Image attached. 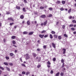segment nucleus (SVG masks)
I'll use <instances>...</instances> for the list:
<instances>
[{"mask_svg": "<svg viewBox=\"0 0 76 76\" xmlns=\"http://www.w3.org/2000/svg\"><path fill=\"white\" fill-rule=\"evenodd\" d=\"M30 58V57L29 56V54H28L27 53L26 54V60H28V59H29Z\"/></svg>", "mask_w": 76, "mask_h": 76, "instance_id": "obj_1", "label": "nucleus"}, {"mask_svg": "<svg viewBox=\"0 0 76 76\" xmlns=\"http://www.w3.org/2000/svg\"><path fill=\"white\" fill-rule=\"evenodd\" d=\"M40 17L42 18H46V15H41Z\"/></svg>", "mask_w": 76, "mask_h": 76, "instance_id": "obj_2", "label": "nucleus"}, {"mask_svg": "<svg viewBox=\"0 0 76 76\" xmlns=\"http://www.w3.org/2000/svg\"><path fill=\"white\" fill-rule=\"evenodd\" d=\"M8 20H12V21H14V20H13V19L11 17L8 18Z\"/></svg>", "mask_w": 76, "mask_h": 76, "instance_id": "obj_3", "label": "nucleus"}, {"mask_svg": "<svg viewBox=\"0 0 76 76\" xmlns=\"http://www.w3.org/2000/svg\"><path fill=\"white\" fill-rule=\"evenodd\" d=\"M39 37L40 38H42L44 37V35L39 34Z\"/></svg>", "mask_w": 76, "mask_h": 76, "instance_id": "obj_4", "label": "nucleus"}, {"mask_svg": "<svg viewBox=\"0 0 76 76\" xmlns=\"http://www.w3.org/2000/svg\"><path fill=\"white\" fill-rule=\"evenodd\" d=\"M32 54L34 57H35L37 56L35 53H32Z\"/></svg>", "mask_w": 76, "mask_h": 76, "instance_id": "obj_5", "label": "nucleus"}, {"mask_svg": "<svg viewBox=\"0 0 76 76\" xmlns=\"http://www.w3.org/2000/svg\"><path fill=\"white\" fill-rule=\"evenodd\" d=\"M52 45L53 47V48H56V45H55V44H54V43H52Z\"/></svg>", "mask_w": 76, "mask_h": 76, "instance_id": "obj_6", "label": "nucleus"}, {"mask_svg": "<svg viewBox=\"0 0 76 76\" xmlns=\"http://www.w3.org/2000/svg\"><path fill=\"white\" fill-rule=\"evenodd\" d=\"M62 50L63 51H64L63 54H65V53H66V50L65 49H64H64H63Z\"/></svg>", "mask_w": 76, "mask_h": 76, "instance_id": "obj_7", "label": "nucleus"}, {"mask_svg": "<svg viewBox=\"0 0 76 76\" xmlns=\"http://www.w3.org/2000/svg\"><path fill=\"white\" fill-rule=\"evenodd\" d=\"M33 34H34V32H31L28 34V35H32Z\"/></svg>", "mask_w": 76, "mask_h": 76, "instance_id": "obj_8", "label": "nucleus"}, {"mask_svg": "<svg viewBox=\"0 0 76 76\" xmlns=\"http://www.w3.org/2000/svg\"><path fill=\"white\" fill-rule=\"evenodd\" d=\"M50 38H51V39H52L53 38V35H52V34H50Z\"/></svg>", "mask_w": 76, "mask_h": 76, "instance_id": "obj_9", "label": "nucleus"}, {"mask_svg": "<svg viewBox=\"0 0 76 76\" xmlns=\"http://www.w3.org/2000/svg\"><path fill=\"white\" fill-rule=\"evenodd\" d=\"M20 18L22 19H23L24 18V16L23 15H20Z\"/></svg>", "mask_w": 76, "mask_h": 76, "instance_id": "obj_10", "label": "nucleus"}, {"mask_svg": "<svg viewBox=\"0 0 76 76\" xmlns=\"http://www.w3.org/2000/svg\"><path fill=\"white\" fill-rule=\"evenodd\" d=\"M58 39L59 40H60V39H61V36H58Z\"/></svg>", "mask_w": 76, "mask_h": 76, "instance_id": "obj_11", "label": "nucleus"}, {"mask_svg": "<svg viewBox=\"0 0 76 76\" xmlns=\"http://www.w3.org/2000/svg\"><path fill=\"white\" fill-rule=\"evenodd\" d=\"M6 69L8 70V71H10V69L8 68V67H6Z\"/></svg>", "mask_w": 76, "mask_h": 76, "instance_id": "obj_12", "label": "nucleus"}, {"mask_svg": "<svg viewBox=\"0 0 76 76\" xmlns=\"http://www.w3.org/2000/svg\"><path fill=\"white\" fill-rule=\"evenodd\" d=\"M28 32L27 31H24L23 32V34H28Z\"/></svg>", "mask_w": 76, "mask_h": 76, "instance_id": "obj_13", "label": "nucleus"}, {"mask_svg": "<svg viewBox=\"0 0 76 76\" xmlns=\"http://www.w3.org/2000/svg\"><path fill=\"white\" fill-rule=\"evenodd\" d=\"M4 64H5V65H6V66H8V63L7 62L4 63Z\"/></svg>", "mask_w": 76, "mask_h": 76, "instance_id": "obj_14", "label": "nucleus"}, {"mask_svg": "<svg viewBox=\"0 0 76 76\" xmlns=\"http://www.w3.org/2000/svg\"><path fill=\"white\" fill-rule=\"evenodd\" d=\"M27 25H30V22H29V21H27Z\"/></svg>", "mask_w": 76, "mask_h": 76, "instance_id": "obj_15", "label": "nucleus"}, {"mask_svg": "<svg viewBox=\"0 0 76 76\" xmlns=\"http://www.w3.org/2000/svg\"><path fill=\"white\" fill-rule=\"evenodd\" d=\"M64 37H66V38H67V37H68V36H67V35L66 34H64Z\"/></svg>", "mask_w": 76, "mask_h": 76, "instance_id": "obj_16", "label": "nucleus"}, {"mask_svg": "<svg viewBox=\"0 0 76 76\" xmlns=\"http://www.w3.org/2000/svg\"><path fill=\"white\" fill-rule=\"evenodd\" d=\"M22 73L23 75H25L26 74V72H25V71H23L22 72Z\"/></svg>", "mask_w": 76, "mask_h": 76, "instance_id": "obj_17", "label": "nucleus"}, {"mask_svg": "<svg viewBox=\"0 0 76 76\" xmlns=\"http://www.w3.org/2000/svg\"><path fill=\"white\" fill-rule=\"evenodd\" d=\"M41 61V57H39L38 59V61L39 62Z\"/></svg>", "mask_w": 76, "mask_h": 76, "instance_id": "obj_18", "label": "nucleus"}, {"mask_svg": "<svg viewBox=\"0 0 76 76\" xmlns=\"http://www.w3.org/2000/svg\"><path fill=\"white\" fill-rule=\"evenodd\" d=\"M16 38V37L15 36H13L12 37V39H15Z\"/></svg>", "mask_w": 76, "mask_h": 76, "instance_id": "obj_19", "label": "nucleus"}, {"mask_svg": "<svg viewBox=\"0 0 76 76\" xmlns=\"http://www.w3.org/2000/svg\"><path fill=\"white\" fill-rule=\"evenodd\" d=\"M60 74V72H58L56 74V76H58Z\"/></svg>", "mask_w": 76, "mask_h": 76, "instance_id": "obj_20", "label": "nucleus"}, {"mask_svg": "<svg viewBox=\"0 0 76 76\" xmlns=\"http://www.w3.org/2000/svg\"><path fill=\"white\" fill-rule=\"evenodd\" d=\"M21 66L25 67H26V65L23 64H21Z\"/></svg>", "mask_w": 76, "mask_h": 76, "instance_id": "obj_21", "label": "nucleus"}, {"mask_svg": "<svg viewBox=\"0 0 76 76\" xmlns=\"http://www.w3.org/2000/svg\"><path fill=\"white\" fill-rule=\"evenodd\" d=\"M52 34H56V32L54 31H52Z\"/></svg>", "mask_w": 76, "mask_h": 76, "instance_id": "obj_22", "label": "nucleus"}, {"mask_svg": "<svg viewBox=\"0 0 76 76\" xmlns=\"http://www.w3.org/2000/svg\"><path fill=\"white\" fill-rule=\"evenodd\" d=\"M71 29H72V31H75V28H71Z\"/></svg>", "mask_w": 76, "mask_h": 76, "instance_id": "obj_23", "label": "nucleus"}, {"mask_svg": "<svg viewBox=\"0 0 76 76\" xmlns=\"http://www.w3.org/2000/svg\"><path fill=\"white\" fill-rule=\"evenodd\" d=\"M10 56H13V54L12 53H10Z\"/></svg>", "mask_w": 76, "mask_h": 76, "instance_id": "obj_24", "label": "nucleus"}, {"mask_svg": "<svg viewBox=\"0 0 76 76\" xmlns=\"http://www.w3.org/2000/svg\"><path fill=\"white\" fill-rule=\"evenodd\" d=\"M0 69H1L2 70H4V69L3 67L1 66H0Z\"/></svg>", "mask_w": 76, "mask_h": 76, "instance_id": "obj_25", "label": "nucleus"}, {"mask_svg": "<svg viewBox=\"0 0 76 76\" xmlns=\"http://www.w3.org/2000/svg\"><path fill=\"white\" fill-rule=\"evenodd\" d=\"M16 9H18V10L20 9V7H19L16 6Z\"/></svg>", "mask_w": 76, "mask_h": 76, "instance_id": "obj_26", "label": "nucleus"}, {"mask_svg": "<svg viewBox=\"0 0 76 76\" xmlns=\"http://www.w3.org/2000/svg\"><path fill=\"white\" fill-rule=\"evenodd\" d=\"M53 16V15L51 14H50L48 16V17L49 18H51V17H52Z\"/></svg>", "mask_w": 76, "mask_h": 76, "instance_id": "obj_27", "label": "nucleus"}, {"mask_svg": "<svg viewBox=\"0 0 76 76\" xmlns=\"http://www.w3.org/2000/svg\"><path fill=\"white\" fill-rule=\"evenodd\" d=\"M46 32V31L45 30H43V31H42L41 32V33H45V32Z\"/></svg>", "mask_w": 76, "mask_h": 76, "instance_id": "obj_28", "label": "nucleus"}, {"mask_svg": "<svg viewBox=\"0 0 76 76\" xmlns=\"http://www.w3.org/2000/svg\"><path fill=\"white\" fill-rule=\"evenodd\" d=\"M47 21H46L44 23V25H46L47 24Z\"/></svg>", "mask_w": 76, "mask_h": 76, "instance_id": "obj_29", "label": "nucleus"}, {"mask_svg": "<svg viewBox=\"0 0 76 76\" xmlns=\"http://www.w3.org/2000/svg\"><path fill=\"white\" fill-rule=\"evenodd\" d=\"M12 43L13 44H16V42H15V41L13 40L12 41Z\"/></svg>", "mask_w": 76, "mask_h": 76, "instance_id": "obj_30", "label": "nucleus"}, {"mask_svg": "<svg viewBox=\"0 0 76 76\" xmlns=\"http://www.w3.org/2000/svg\"><path fill=\"white\" fill-rule=\"evenodd\" d=\"M73 24H70L69 25V27H73Z\"/></svg>", "mask_w": 76, "mask_h": 76, "instance_id": "obj_31", "label": "nucleus"}, {"mask_svg": "<svg viewBox=\"0 0 76 76\" xmlns=\"http://www.w3.org/2000/svg\"><path fill=\"white\" fill-rule=\"evenodd\" d=\"M72 22H73V23H76V21L74 20H72Z\"/></svg>", "mask_w": 76, "mask_h": 76, "instance_id": "obj_32", "label": "nucleus"}, {"mask_svg": "<svg viewBox=\"0 0 76 76\" xmlns=\"http://www.w3.org/2000/svg\"><path fill=\"white\" fill-rule=\"evenodd\" d=\"M53 37H55V38H57V36L56 35H54L53 36Z\"/></svg>", "mask_w": 76, "mask_h": 76, "instance_id": "obj_33", "label": "nucleus"}, {"mask_svg": "<svg viewBox=\"0 0 76 76\" xmlns=\"http://www.w3.org/2000/svg\"><path fill=\"white\" fill-rule=\"evenodd\" d=\"M6 58L7 59V60H9V57H7V56H6Z\"/></svg>", "mask_w": 76, "mask_h": 76, "instance_id": "obj_34", "label": "nucleus"}, {"mask_svg": "<svg viewBox=\"0 0 76 76\" xmlns=\"http://www.w3.org/2000/svg\"><path fill=\"white\" fill-rule=\"evenodd\" d=\"M29 74H30V72H27L26 73V75H28Z\"/></svg>", "mask_w": 76, "mask_h": 76, "instance_id": "obj_35", "label": "nucleus"}, {"mask_svg": "<svg viewBox=\"0 0 76 76\" xmlns=\"http://www.w3.org/2000/svg\"><path fill=\"white\" fill-rule=\"evenodd\" d=\"M9 64V65H10V66H13V63H10Z\"/></svg>", "mask_w": 76, "mask_h": 76, "instance_id": "obj_36", "label": "nucleus"}, {"mask_svg": "<svg viewBox=\"0 0 76 76\" xmlns=\"http://www.w3.org/2000/svg\"><path fill=\"white\" fill-rule=\"evenodd\" d=\"M64 67V63H63L62 66V67Z\"/></svg>", "mask_w": 76, "mask_h": 76, "instance_id": "obj_37", "label": "nucleus"}, {"mask_svg": "<svg viewBox=\"0 0 76 76\" xmlns=\"http://www.w3.org/2000/svg\"><path fill=\"white\" fill-rule=\"evenodd\" d=\"M65 1H62V4H65Z\"/></svg>", "mask_w": 76, "mask_h": 76, "instance_id": "obj_38", "label": "nucleus"}, {"mask_svg": "<svg viewBox=\"0 0 76 76\" xmlns=\"http://www.w3.org/2000/svg\"><path fill=\"white\" fill-rule=\"evenodd\" d=\"M40 8V9H44V7H41Z\"/></svg>", "mask_w": 76, "mask_h": 76, "instance_id": "obj_39", "label": "nucleus"}, {"mask_svg": "<svg viewBox=\"0 0 76 76\" xmlns=\"http://www.w3.org/2000/svg\"><path fill=\"white\" fill-rule=\"evenodd\" d=\"M48 64L49 65H50V64H51V63H50V61H48Z\"/></svg>", "mask_w": 76, "mask_h": 76, "instance_id": "obj_40", "label": "nucleus"}, {"mask_svg": "<svg viewBox=\"0 0 76 76\" xmlns=\"http://www.w3.org/2000/svg\"><path fill=\"white\" fill-rule=\"evenodd\" d=\"M13 24H14V23H10V25L12 26V25H13Z\"/></svg>", "mask_w": 76, "mask_h": 76, "instance_id": "obj_41", "label": "nucleus"}, {"mask_svg": "<svg viewBox=\"0 0 76 76\" xmlns=\"http://www.w3.org/2000/svg\"><path fill=\"white\" fill-rule=\"evenodd\" d=\"M61 76H63V75H64V73L63 72H61Z\"/></svg>", "mask_w": 76, "mask_h": 76, "instance_id": "obj_42", "label": "nucleus"}, {"mask_svg": "<svg viewBox=\"0 0 76 76\" xmlns=\"http://www.w3.org/2000/svg\"><path fill=\"white\" fill-rule=\"evenodd\" d=\"M61 3V2H60V1H57V3L58 4H59V3Z\"/></svg>", "mask_w": 76, "mask_h": 76, "instance_id": "obj_43", "label": "nucleus"}, {"mask_svg": "<svg viewBox=\"0 0 76 76\" xmlns=\"http://www.w3.org/2000/svg\"><path fill=\"white\" fill-rule=\"evenodd\" d=\"M72 16H70L69 17V19H72Z\"/></svg>", "mask_w": 76, "mask_h": 76, "instance_id": "obj_44", "label": "nucleus"}, {"mask_svg": "<svg viewBox=\"0 0 76 76\" xmlns=\"http://www.w3.org/2000/svg\"><path fill=\"white\" fill-rule=\"evenodd\" d=\"M56 60V58H53V61H55Z\"/></svg>", "mask_w": 76, "mask_h": 76, "instance_id": "obj_45", "label": "nucleus"}, {"mask_svg": "<svg viewBox=\"0 0 76 76\" xmlns=\"http://www.w3.org/2000/svg\"><path fill=\"white\" fill-rule=\"evenodd\" d=\"M48 37V35H46L44 36V38H47V37Z\"/></svg>", "mask_w": 76, "mask_h": 76, "instance_id": "obj_46", "label": "nucleus"}, {"mask_svg": "<svg viewBox=\"0 0 76 76\" xmlns=\"http://www.w3.org/2000/svg\"><path fill=\"white\" fill-rule=\"evenodd\" d=\"M41 67V65H39L37 66V68H39Z\"/></svg>", "mask_w": 76, "mask_h": 76, "instance_id": "obj_47", "label": "nucleus"}, {"mask_svg": "<svg viewBox=\"0 0 76 76\" xmlns=\"http://www.w3.org/2000/svg\"><path fill=\"white\" fill-rule=\"evenodd\" d=\"M53 71L51 70L50 71V73H51V74H53Z\"/></svg>", "mask_w": 76, "mask_h": 76, "instance_id": "obj_48", "label": "nucleus"}, {"mask_svg": "<svg viewBox=\"0 0 76 76\" xmlns=\"http://www.w3.org/2000/svg\"><path fill=\"white\" fill-rule=\"evenodd\" d=\"M62 28H63V29H64V28H65V26L63 25L62 26Z\"/></svg>", "mask_w": 76, "mask_h": 76, "instance_id": "obj_49", "label": "nucleus"}, {"mask_svg": "<svg viewBox=\"0 0 76 76\" xmlns=\"http://www.w3.org/2000/svg\"><path fill=\"white\" fill-rule=\"evenodd\" d=\"M43 48H44V49L46 48V45H44V46H43Z\"/></svg>", "mask_w": 76, "mask_h": 76, "instance_id": "obj_50", "label": "nucleus"}, {"mask_svg": "<svg viewBox=\"0 0 76 76\" xmlns=\"http://www.w3.org/2000/svg\"><path fill=\"white\" fill-rule=\"evenodd\" d=\"M49 10H53V8H49Z\"/></svg>", "mask_w": 76, "mask_h": 76, "instance_id": "obj_51", "label": "nucleus"}, {"mask_svg": "<svg viewBox=\"0 0 76 76\" xmlns=\"http://www.w3.org/2000/svg\"><path fill=\"white\" fill-rule=\"evenodd\" d=\"M15 29H16L17 28V26H14Z\"/></svg>", "mask_w": 76, "mask_h": 76, "instance_id": "obj_52", "label": "nucleus"}, {"mask_svg": "<svg viewBox=\"0 0 76 76\" xmlns=\"http://www.w3.org/2000/svg\"><path fill=\"white\" fill-rule=\"evenodd\" d=\"M37 50L38 51H40V49H37Z\"/></svg>", "mask_w": 76, "mask_h": 76, "instance_id": "obj_53", "label": "nucleus"}, {"mask_svg": "<svg viewBox=\"0 0 76 76\" xmlns=\"http://www.w3.org/2000/svg\"><path fill=\"white\" fill-rule=\"evenodd\" d=\"M71 12V10H69L68 11V13H70Z\"/></svg>", "mask_w": 76, "mask_h": 76, "instance_id": "obj_54", "label": "nucleus"}, {"mask_svg": "<svg viewBox=\"0 0 76 76\" xmlns=\"http://www.w3.org/2000/svg\"><path fill=\"white\" fill-rule=\"evenodd\" d=\"M60 10H64V9L63 8H61Z\"/></svg>", "mask_w": 76, "mask_h": 76, "instance_id": "obj_55", "label": "nucleus"}, {"mask_svg": "<svg viewBox=\"0 0 76 76\" xmlns=\"http://www.w3.org/2000/svg\"><path fill=\"white\" fill-rule=\"evenodd\" d=\"M4 42H6V39H4Z\"/></svg>", "mask_w": 76, "mask_h": 76, "instance_id": "obj_56", "label": "nucleus"}, {"mask_svg": "<svg viewBox=\"0 0 76 76\" xmlns=\"http://www.w3.org/2000/svg\"><path fill=\"white\" fill-rule=\"evenodd\" d=\"M61 62L62 63H64V60L63 59L61 60Z\"/></svg>", "mask_w": 76, "mask_h": 76, "instance_id": "obj_57", "label": "nucleus"}, {"mask_svg": "<svg viewBox=\"0 0 76 76\" xmlns=\"http://www.w3.org/2000/svg\"><path fill=\"white\" fill-rule=\"evenodd\" d=\"M7 13L8 15H9V14H10V12H7Z\"/></svg>", "mask_w": 76, "mask_h": 76, "instance_id": "obj_58", "label": "nucleus"}, {"mask_svg": "<svg viewBox=\"0 0 76 76\" xmlns=\"http://www.w3.org/2000/svg\"><path fill=\"white\" fill-rule=\"evenodd\" d=\"M47 67H48L49 68H50V65H48Z\"/></svg>", "mask_w": 76, "mask_h": 76, "instance_id": "obj_59", "label": "nucleus"}, {"mask_svg": "<svg viewBox=\"0 0 76 76\" xmlns=\"http://www.w3.org/2000/svg\"><path fill=\"white\" fill-rule=\"evenodd\" d=\"M24 1L25 3H27V1H26V0H24Z\"/></svg>", "mask_w": 76, "mask_h": 76, "instance_id": "obj_60", "label": "nucleus"}, {"mask_svg": "<svg viewBox=\"0 0 76 76\" xmlns=\"http://www.w3.org/2000/svg\"><path fill=\"white\" fill-rule=\"evenodd\" d=\"M1 72H2V71L0 70V75L1 74Z\"/></svg>", "mask_w": 76, "mask_h": 76, "instance_id": "obj_61", "label": "nucleus"}, {"mask_svg": "<svg viewBox=\"0 0 76 76\" xmlns=\"http://www.w3.org/2000/svg\"><path fill=\"white\" fill-rule=\"evenodd\" d=\"M25 23V20H23L22 22V23Z\"/></svg>", "mask_w": 76, "mask_h": 76, "instance_id": "obj_62", "label": "nucleus"}, {"mask_svg": "<svg viewBox=\"0 0 76 76\" xmlns=\"http://www.w3.org/2000/svg\"><path fill=\"white\" fill-rule=\"evenodd\" d=\"M73 34H76V31H74V32Z\"/></svg>", "mask_w": 76, "mask_h": 76, "instance_id": "obj_63", "label": "nucleus"}, {"mask_svg": "<svg viewBox=\"0 0 76 76\" xmlns=\"http://www.w3.org/2000/svg\"><path fill=\"white\" fill-rule=\"evenodd\" d=\"M19 76H22V74H19Z\"/></svg>", "mask_w": 76, "mask_h": 76, "instance_id": "obj_64", "label": "nucleus"}]
</instances>
